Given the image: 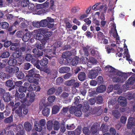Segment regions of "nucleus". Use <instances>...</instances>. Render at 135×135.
<instances>
[{"mask_svg": "<svg viewBox=\"0 0 135 135\" xmlns=\"http://www.w3.org/2000/svg\"><path fill=\"white\" fill-rule=\"evenodd\" d=\"M35 95L32 91L29 92L26 94V98H29L28 100H26L25 106H28L30 105L33 102L35 99Z\"/></svg>", "mask_w": 135, "mask_h": 135, "instance_id": "nucleus-1", "label": "nucleus"}, {"mask_svg": "<svg viewBox=\"0 0 135 135\" xmlns=\"http://www.w3.org/2000/svg\"><path fill=\"white\" fill-rule=\"evenodd\" d=\"M101 71V68L99 67H98L95 69L89 71L88 73V77L90 79H95Z\"/></svg>", "mask_w": 135, "mask_h": 135, "instance_id": "nucleus-2", "label": "nucleus"}, {"mask_svg": "<svg viewBox=\"0 0 135 135\" xmlns=\"http://www.w3.org/2000/svg\"><path fill=\"white\" fill-rule=\"evenodd\" d=\"M44 54L46 57L51 59L56 55V50L55 49H47L44 50Z\"/></svg>", "mask_w": 135, "mask_h": 135, "instance_id": "nucleus-3", "label": "nucleus"}, {"mask_svg": "<svg viewBox=\"0 0 135 135\" xmlns=\"http://www.w3.org/2000/svg\"><path fill=\"white\" fill-rule=\"evenodd\" d=\"M19 68L17 66H7L6 68V71L11 75L16 73L19 71Z\"/></svg>", "mask_w": 135, "mask_h": 135, "instance_id": "nucleus-4", "label": "nucleus"}, {"mask_svg": "<svg viewBox=\"0 0 135 135\" xmlns=\"http://www.w3.org/2000/svg\"><path fill=\"white\" fill-rule=\"evenodd\" d=\"M65 84L68 86L76 88H78L80 86V83L76 81V80L74 79L66 81Z\"/></svg>", "mask_w": 135, "mask_h": 135, "instance_id": "nucleus-5", "label": "nucleus"}, {"mask_svg": "<svg viewBox=\"0 0 135 135\" xmlns=\"http://www.w3.org/2000/svg\"><path fill=\"white\" fill-rule=\"evenodd\" d=\"M104 69L110 77H112L114 76L116 70L114 68L111 66L108 65L105 67Z\"/></svg>", "mask_w": 135, "mask_h": 135, "instance_id": "nucleus-6", "label": "nucleus"}, {"mask_svg": "<svg viewBox=\"0 0 135 135\" xmlns=\"http://www.w3.org/2000/svg\"><path fill=\"white\" fill-rule=\"evenodd\" d=\"M28 74L26 76L28 78H31L34 76H39L40 75L37 74V72L35 68H33L28 71Z\"/></svg>", "mask_w": 135, "mask_h": 135, "instance_id": "nucleus-7", "label": "nucleus"}, {"mask_svg": "<svg viewBox=\"0 0 135 135\" xmlns=\"http://www.w3.org/2000/svg\"><path fill=\"white\" fill-rule=\"evenodd\" d=\"M118 102L119 104L122 106L126 107L127 106V101L124 97L120 96L118 99Z\"/></svg>", "mask_w": 135, "mask_h": 135, "instance_id": "nucleus-8", "label": "nucleus"}, {"mask_svg": "<svg viewBox=\"0 0 135 135\" xmlns=\"http://www.w3.org/2000/svg\"><path fill=\"white\" fill-rule=\"evenodd\" d=\"M44 51H40L37 49L34 48L32 49V52L34 54L35 56L37 57H39L42 56L43 55Z\"/></svg>", "mask_w": 135, "mask_h": 135, "instance_id": "nucleus-9", "label": "nucleus"}, {"mask_svg": "<svg viewBox=\"0 0 135 135\" xmlns=\"http://www.w3.org/2000/svg\"><path fill=\"white\" fill-rule=\"evenodd\" d=\"M27 98L25 97V95L24 93H21L19 94L18 101L21 102L23 105L25 106Z\"/></svg>", "mask_w": 135, "mask_h": 135, "instance_id": "nucleus-10", "label": "nucleus"}, {"mask_svg": "<svg viewBox=\"0 0 135 135\" xmlns=\"http://www.w3.org/2000/svg\"><path fill=\"white\" fill-rule=\"evenodd\" d=\"M40 32L46 37H50L52 34L51 31H48V30L44 28L41 29Z\"/></svg>", "mask_w": 135, "mask_h": 135, "instance_id": "nucleus-11", "label": "nucleus"}, {"mask_svg": "<svg viewBox=\"0 0 135 135\" xmlns=\"http://www.w3.org/2000/svg\"><path fill=\"white\" fill-rule=\"evenodd\" d=\"M2 97L4 102H8L11 101L12 98L10 93L9 92H6Z\"/></svg>", "mask_w": 135, "mask_h": 135, "instance_id": "nucleus-12", "label": "nucleus"}, {"mask_svg": "<svg viewBox=\"0 0 135 135\" xmlns=\"http://www.w3.org/2000/svg\"><path fill=\"white\" fill-rule=\"evenodd\" d=\"M99 124L97 122H95L93 123L91 128V130L94 134L96 133L99 128Z\"/></svg>", "mask_w": 135, "mask_h": 135, "instance_id": "nucleus-13", "label": "nucleus"}, {"mask_svg": "<svg viewBox=\"0 0 135 135\" xmlns=\"http://www.w3.org/2000/svg\"><path fill=\"white\" fill-rule=\"evenodd\" d=\"M135 126V118L130 117L128 120L127 128H131L132 126Z\"/></svg>", "mask_w": 135, "mask_h": 135, "instance_id": "nucleus-14", "label": "nucleus"}, {"mask_svg": "<svg viewBox=\"0 0 135 135\" xmlns=\"http://www.w3.org/2000/svg\"><path fill=\"white\" fill-rule=\"evenodd\" d=\"M39 76H34L31 78H28V81L30 83H33L37 85L38 84L39 82Z\"/></svg>", "mask_w": 135, "mask_h": 135, "instance_id": "nucleus-15", "label": "nucleus"}, {"mask_svg": "<svg viewBox=\"0 0 135 135\" xmlns=\"http://www.w3.org/2000/svg\"><path fill=\"white\" fill-rule=\"evenodd\" d=\"M70 70V68L69 67L64 66L59 68L58 71L60 73H66L69 72Z\"/></svg>", "mask_w": 135, "mask_h": 135, "instance_id": "nucleus-16", "label": "nucleus"}, {"mask_svg": "<svg viewBox=\"0 0 135 135\" xmlns=\"http://www.w3.org/2000/svg\"><path fill=\"white\" fill-rule=\"evenodd\" d=\"M6 85L7 87L10 88L8 89L9 91L13 89L15 87V85L13 84V81L10 80H8L6 82Z\"/></svg>", "mask_w": 135, "mask_h": 135, "instance_id": "nucleus-17", "label": "nucleus"}, {"mask_svg": "<svg viewBox=\"0 0 135 135\" xmlns=\"http://www.w3.org/2000/svg\"><path fill=\"white\" fill-rule=\"evenodd\" d=\"M16 130L18 132L16 134V135H23L25 133V131L22 125L17 127Z\"/></svg>", "mask_w": 135, "mask_h": 135, "instance_id": "nucleus-18", "label": "nucleus"}, {"mask_svg": "<svg viewBox=\"0 0 135 135\" xmlns=\"http://www.w3.org/2000/svg\"><path fill=\"white\" fill-rule=\"evenodd\" d=\"M78 78L80 81H84L86 77L85 73L84 72H81L79 73L78 75Z\"/></svg>", "mask_w": 135, "mask_h": 135, "instance_id": "nucleus-19", "label": "nucleus"}, {"mask_svg": "<svg viewBox=\"0 0 135 135\" xmlns=\"http://www.w3.org/2000/svg\"><path fill=\"white\" fill-rule=\"evenodd\" d=\"M8 63L9 66H14L17 63V60L16 59L11 56L9 58Z\"/></svg>", "mask_w": 135, "mask_h": 135, "instance_id": "nucleus-20", "label": "nucleus"}, {"mask_svg": "<svg viewBox=\"0 0 135 135\" xmlns=\"http://www.w3.org/2000/svg\"><path fill=\"white\" fill-rule=\"evenodd\" d=\"M50 113V109L48 108L45 107L42 110V114L44 116L48 117Z\"/></svg>", "mask_w": 135, "mask_h": 135, "instance_id": "nucleus-21", "label": "nucleus"}, {"mask_svg": "<svg viewBox=\"0 0 135 135\" xmlns=\"http://www.w3.org/2000/svg\"><path fill=\"white\" fill-rule=\"evenodd\" d=\"M24 126L25 129L27 132H30L32 129V125L30 123L28 122H25L24 124Z\"/></svg>", "mask_w": 135, "mask_h": 135, "instance_id": "nucleus-22", "label": "nucleus"}, {"mask_svg": "<svg viewBox=\"0 0 135 135\" xmlns=\"http://www.w3.org/2000/svg\"><path fill=\"white\" fill-rule=\"evenodd\" d=\"M34 37L36 40L39 41H41L45 37L44 35L41 32V33H37L35 34L34 35Z\"/></svg>", "mask_w": 135, "mask_h": 135, "instance_id": "nucleus-23", "label": "nucleus"}, {"mask_svg": "<svg viewBox=\"0 0 135 135\" xmlns=\"http://www.w3.org/2000/svg\"><path fill=\"white\" fill-rule=\"evenodd\" d=\"M80 98L79 96H77L74 98V103L75 105L77 106L78 107H82V104H79L80 102Z\"/></svg>", "mask_w": 135, "mask_h": 135, "instance_id": "nucleus-24", "label": "nucleus"}, {"mask_svg": "<svg viewBox=\"0 0 135 135\" xmlns=\"http://www.w3.org/2000/svg\"><path fill=\"white\" fill-rule=\"evenodd\" d=\"M31 62L32 64L35 66L38 69H41V68L39 64L40 63V61L36 59H33L31 61Z\"/></svg>", "mask_w": 135, "mask_h": 135, "instance_id": "nucleus-25", "label": "nucleus"}, {"mask_svg": "<svg viewBox=\"0 0 135 135\" xmlns=\"http://www.w3.org/2000/svg\"><path fill=\"white\" fill-rule=\"evenodd\" d=\"M106 89V87L105 85H101L97 88L96 90L98 93H101L104 91Z\"/></svg>", "mask_w": 135, "mask_h": 135, "instance_id": "nucleus-26", "label": "nucleus"}, {"mask_svg": "<svg viewBox=\"0 0 135 135\" xmlns=\"http://www.w3.org/2000/svg\"><path fill=\"white\" fill-rule=\"evenodd\" d=\"M90 50L91 54L93 56L95 57L99 56V52L94 48H91L90 49Z\"/></svg>", "mask_w": 135, "mask_h": 135, "instance_id": "nucleus-27", "label": "nucleus"}, {"mask_svg": "<svg viewBox=\"0 0 135 135\" xmlns=\"http://www.w3.org/2000/svg\"><path fill=\"white\" fill-rule=\"evenodd\" d=\"M48 62V59L46 58H44L40 61V64L42 66H47Z\"/></svg>", "mask_w": 135, "mask_h": 135, "instance_id": "nucleus-28", "label": "nucleus"}, {"mask_svg": "<svg viewBox=\"0 0 135 135\" xmlns=\"http://www.w3.org/2000/svg\"><path fill=\"white\" fill-rule=\"evenodd\" d=\"M45 105L46 101L45 99H41L40 102L39 107V110H41L44 107H45Z\"/></svg>", "mask_w": 135, "mask_h": 135, "instance_id": "nucleus-29", "label": "nucleus"}, {"mask_svg": "<svg viewBox=\"0 0 135 135\" xmlns=\"http://www.w3.org/2000/svg\"><path fill=\"white\" fill-rule=\"evenodd\" d=\"M60 108L58 105L54 106L52 108V114H56L60 111Z\"/></svg>", "mask_w": 135, "mask_h": 135, "instance_id": "nucleus-30", "label": "nucleus"}, {"mask_svg": "<svg viewBox=\"0 0 135 135\" xmlns=\"http://www.w3.org/2000/svg\"><path fill=\"white\" fill-rule=\"evenodd\" d=\"M8 23L6 22H2L0 23V28L4 29H7L9 27Z\"/></svg>", "mask_w": 135, "mask_h": 135, "instance_id": "nucleus-31", "label": "nucleus"}, {"mask_svg": "<svg viewBox=\"0 0 135 135\" xmlns=\"http://www.w3.org/2000/svg\"><path fill=\"white\" fill-rule=\"evenodd\" d=\"M79 58L77 56H75L71 61V65L73 66H76L78 63Z\"/></svg>", "mask_w": 135, "mask_h": 135, "instance_id": "nucleus-32", "label": "nucleus"}, {"mask_svg": "<svg viewBox=\"0 0 135 135\" xmlns=\"http://www.w3.org/2000/svg\"><path fill=\"white\" fill-rule=\"evenodd\" d=\"M53 127L54 129L57 131L60 128V124L59 122L57 120H55L53 123Z\"/></svg>", "mask_w": 135, "mask_h": 135, "instance_id": "nucleus-33", "label": "nucleus"}, {"mask_svg": "<svg viewBox=\"0 0 135 135\" xmlns=\"http://www.w3.org/2000/svg\"><path fill=\"white\" fill-rule=\"evenodd\" d=\"M100 129L103 132H105L108 131L109 126L103 123L102 124Z\"/></svg>", "mask_w": 135, "mask_h": 135, "instance_id": "nucleus-34", "label": "nucleus"}, {"mask_svg": "<svg viewBox=\"0 0 135 135\" xmlns=\"http://www.w3.org/2000/svg\"><path fill=\"white\" fill-rule=\"evenodd\" d=\"M31 37V35L30 33H26L23 36L22 39L23 41L25 42L27 41Z\"/></svg>", "mask_w": 135, "mask_h": 135, "instance_id": "nucleus-35", "label": "nucleus"}, {"mask_svg": "<svg viewBox=\"0 0 135 135\" xmlns=\"http://www.w3.org/2000/svg\"><path fill=\"white\" fill-rule=\"evenodd\" d=\"M72 55V54L70 51H68L63 53L62 57L64 59H66L70 57Z\"/></svg>", "mask_w": 135, "mask_h": 135, "instance_id": "nucleus-36", "label": "nucleus"}, {"mask_svg": "<svg viewBox=\"0 0 135 135\" xmlns=\"http://www.w3.org/2000/svg\"><path fill=\"white\" fill-rule=\"evenodd\" d=\"M90 47L86 46L85 47H83V50L85 56H88L89 54L88 50L90 48Z\"/></svg>", "mask_w": 135, "mask_h": 135, "instance_id": "nucleus-37", "label": "nucleus"}, {"mask_svg": "<svg viewBox=\"0 0 135 135\" xmlns=\"http://www.w3.org/2000/svg\"><path fill=\"white\" fill-rule=\"evenodd\" d=\"M21 54H22L20 53L19 51H16L13 53L11 56L15 59H17L19 57Z\"/></svg>", "mask_w": 135, "mask_h": 135, "instance_id": "nucleus-38", "label": "nucleus"}, {"mask_svg": "<svg viewBox=\"0 0 135 135\" xmlns=\"http://www.w3.org/2000/svg\"><path fill=\"white\" fill-rule=\"evenodd\" d=\"M127 78L126 76H118L116 78V81L117 82L122 83L124 82L125 80Z\"/></svg>", "mask_w": 135, "mask_h": 135, "instance_id": "nucleus-39", "label": "nucleus"}, {"mask_svg": "<svg viewBox=\"0 0 135 135\" xmlns=\"http://www.w3.org/2000/svg\"><path fill=\"white\" fill-rule=\"evenodd\" d=\"M46 125L47 129L49 131L51 130L53 127V121L50 120L48 121Z\"/></svg>", "mask_w": 135, "mask_h": 135, "instance_id": "nucleus-40", "label": "nucleus"}, {"mask_svg": "<svg viewBox=\"0 0 135 135\" xmlns=\"http://www.w3.org/2000/svg\"><path fill=\"white\" fill-rule=\"evenodd\" d=\"M48 21L47 19L42 20L40 21L41 27H45L48 25Z\"/></svg>", "mask_w": 135, "mask_h": 135, "instance_id": "nucleus-41", "label": "nucleus"}, {"mask_svg": "<svg viewBox=\"0 0 135 135\" xmlns=\"http://www.w3.org/2000/svg\"><path fill=\"white\" fill-rule=\"evenodd\" d=\"M89 106L86 103H84V105L83 107L82 111L84 112H86L89 110Z\"/></svg>", "mask_w": 135, "mask_h": 135, "instance_id": "nucleus-42", "label": "nucleus"}, {"mask_svg": "<svg viewBox=\"0 0 135 135\" xmlns=\"http://www.w3.org/2000/svg\"><path fill=\"white\" fill-rule=\"evenodd\" d=\"M112 114L117 119H119L121 115L119 112L117 110H113Z\"/></svg>", "mask_w": 135, "mask_h": 135, "instance_id": "nucleus-43", "label": "nucleus"}, {"mask_svg": "<svg viewBox=\"0 0 135 135\" xmlns=\"http://www.w3.org/2000/svg\"><path fill=\"white\" fill-rule=\"evenodd\" d=\"M83 132L84 135H90V131L87 127H84L83 129Z\"/></svg>", "mask_w": 135, "mask_h": 135, "instance_id": "nucleus-44", "label": "nucleus"}, {"mask_svg": "<svg viewBox=\"0 0 135 135\" xmlns=\"http://www.w3.org/2000/svg\"><path fill=\"white\" fill-rule=\"evenodd\" d=\"M13 121V115H11L9 117L4 119V122L6 123H10Z\"/></svg>", "mask_w": 135, "mask_h": 135, "instance_id": "nucleus-45", "label": "nucleus"}, {"mask_svg": "<svg viewBox=\"0 0 135 135\" xmlns=\"http://www.w3.org/2000/svg\"><path fill=\"white\" fill-rule=\"evenodd\" d=\"M78 108L74 106H71L69 108V111L70 113L72 114H74L76 110Z\"/></svg>", "mask_w": 135, "mask_h": 135, "instance_id": "nucleus-46", "label": "nucleus"}, {"mask_svg": "<svg viewBox=\"0 0 135 135\" xmlns=\"http://www.w3.org/2000/svg\"><path fill=\"white\" fill-rule=\"evenodd\" d=\"M16 74V76L17 78L19 79H22L24 77V74L22 72H18Z\"/></svg>", "mask_w": 135, "mask_h": 135, "instance_id": "nucleus-47", "label": "nucleus"}, {"mask_svg": "<svg viewBox=\"0 0 135 135\" xmlns=\"http://www.w3.org/2000/svg\"><path fill=\"white\" fill-rule=\"evenodd\" d=\"M36 46L37 48L36 49H40L44 51V50L46 49H44L45 47V46H44L42 44H41L40 42L39 43H38L36 44Z\"/></svg>", "mask_w": 135, "mask_h": 135, "instance_id": "nucleus-48", "label": "nucleus"}, {"mask_svg": "<svg viewBox=\"0 0 135 135\" xmlns=\"http://www.w3.org/2000/svg\"><path fill=\"white\" fill-rule=\"evenodd\" d=\"M18 100H16L15 101V104L14 105L13 107V109H12V111H14L21 104L20 102L18 101L17 102Z\"/></svg>", "mask_w": 135, "mask_h": 135, "instance_id": "nucleus-49", "label": "nucleus"}, {"mask_svg": "<svg viewBox=\"0 0 135 135\" xmlns=\"http://www.w3.org/2000/svg\"><path fill=\"white\" fill-rule=\"evenodd\" d=\"M103 102V99L102 96L98 95L96 97V103L99 104H102Z\"/></svg>", "mask_w": 135, "mask_h": 135, "instance_id": "nucleus-50", "label": "nucleus"}, {"mask_svg": "<svg viewBox=\"0 0 135 135\" xmlns=\"http://www.w3.org/2000/svg\"><path fill=\"white\" fill-rule=\"evenodd\" d=\"M35 128L36 130L38 132L41 131L42 129V127L38 123H36L35 124Z\"/></svg>", "mask_w": 135, "mask_h": 135, "instance_id": "nucleus-51", "label": "nucleus"}, {"mask_svg": "<svg viewBox=\"0 0 135 135\" xmlns=\"http://www.w3.org/2000/svg\"><path fill=\"white\" fill-rule=\"evenodd\" d=\"M109 133L111 135H119V134L116 133V131L114 128L111 127L109 129Z\"/></svg>", "mask_w": 135, "mask_h": 135, "instance_id": "nucleus-52", "label": "nucleus"}, {"mask_svg": "<svg viewBox=\"0 0 135 135\" xmlns=\"http://www.w3.org/2000/svg\"><path fill=\"white\" fill-rule=\"evenodd\" d=\"M135 82V79L133 77H131L127 80V83L128 84L133 85Z\"/></svg>", "mask_w": 135, "mask_h": 135, "instance_id": "nucleus-53", "label": "nucleus"}, {"mask_svg": "<svg viewBox=\"0 0 135 135\" xmlns=\"http://www.w3.org/2000/svg\"><path fill=\"white\" fill-rule=\"evenodd\" d=\"M33 59V56L31 54H26L25 57V59L26 61H32Z\"/></svg>", "mask_w": 135, "mask_h": 135, "instance_id": "nucleus-54", "label": "nucleus"}, {"mask_svg": "<svg viewBox=\"0 0 135 135\" xmlns=\"http://www.w3.org/2000/svg\"><path fill=\"white\" fill-rule=\"evenodd\" d=\"M29 3V0H23L21 2V6L23 7H27Z\"/></svg>", "mask_w": 135, "mask_h": 135, "instance_id": "nucleus-55", "label": "nucleus"}, {"mask_svg": "<svg viewBox=\"0 0 135 135\" xmlns=\"http://www.w3.org/2000/svg\"><path fill=\"white\" fill-rule=\"evenodd\" d=\"M97 37L99 40H103L105 37L103 33L100 31L97 33Z\"/></svg>", "mask_w": 135, "mask_h": 135, "instance_id": "nucleus-56", "label": "nucleus"}, {"mask_svg": "<svg viewBox=\"0 0 135 135\" xmlns=\"http://www.w3.org/2000/svg\"><path fill=\"white\" fill-rule=\"evenodd\" d=\"M27 87L23 86H20L18 89V91L20 93L26 92L27 90Z\"/></svg>", "mask_w": 135, "mask_h": 135, "instance_id": "nucleus-57", "label": "nucleus"}, {"mask_svg": "<svg viewBox=\"0 0 135 135\" xmlns=\"http://www.w3.org/2000/svg\"><path fill=\"white\" fill-rule=\"evenodd\" d=\"M56 91V89L54 87H52L49 89L47 91V94L48 95L52 94Z\"/></svg>", "mask_w": 135, "mask_h": 135, "instance_id": "nucleus-58", "label": "nucleus"}, {"mask_svg": "<svg viewBox=\"0 0 135 135\" xmlns=\"http://www.w3.org/2000/svg\"><path fill=\"white\" fill-rule=\"evenodd\" d=\"M114 75H117L118 76H126V74L125 73H123L119 71H118L115 70L114 74Z\"/></svg>", "mask_w": 135, "mask_h": 135, "instance_id": "nucleus-59", "label": "nucleus"}, {"mask_svg": "<svg viewBox=\"0 0 135 135\" xmlns=\"http://www.w3.org/2000/svg\"><path fill=\"white\" fill-rule=\"evenodd\" d=\"M80 108L78 107V109L76 110L74 114L75 116L78 117H80L82 114V112Z\"/></svg>", "mask_w": 135, "mask_h": 135, "instance_id": "nucleus-60", "label": "nucleus"}, {"mask_svg": "<svg viewBox=\"0 0 135 135\" xmlns=\"http://www.w3.org/2000/svg\"><path fill=\"white\" fill-rule=\"evenodd\" d=\"M54 1L53 0H50L49 3L50 8L53 11H55V9L54 5Z\"/></svg>", "mask_w": 135, "mask_h": 135, "instance_id": "nucleus-61", "label": "nucleus"}, {"mask_svg": "<svg viewBox=\"0 0 135 135\" xmlns=\"http://www.w3.org/2000/svg\"><path fill=\"white\" fill-rule=\"evenodd\" d=\"M30 22L27 21L26 20H25L24 21H22L21 23V26L22 28H26L27 26L29 25V23Z\"/></svg>", "mask_w": 135, "mask_h": 135, "instance_id": "nucleus-62", "label": "nucleus"}, {"mask_svg": "<svg viewBox=\"0 0 135 135\" xmlns=\"http://www.w3.org/2000/svg\"><path fill=\"white\" fill-rule=\"evenodd\" d=\"M10 56V54L8 52L6 51L3 53L1 55L2 58H4L9 57Z\"/></svg>", "mask_w": 135, "mask_h": 135, "instance_id": "nucleus-63", "label": "nucleus"}, {"mask_svg": "<svg viewBox=\"0 0 135 135\" xmlns=\"http://www.w3.org/2000/svg\"><path fill=\"white\" fill-rule=\"evenodd\" d=\"M75 128V126L74 124H67L66 126V129L68 130H73Z\"/></svg>", "mask_w": 135, "mask_h": 135, "instance_id": "nucleus-64", "label": "nucleus"}]
</instances>
